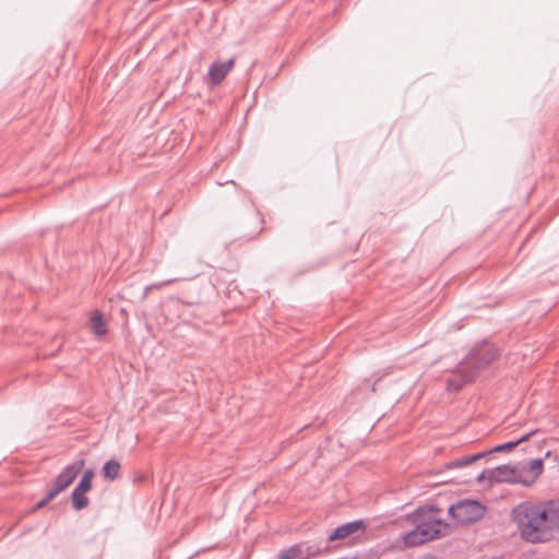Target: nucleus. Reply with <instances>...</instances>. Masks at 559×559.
I'll return each mask as SVG.
<instances>
[{"instance_id":"obj_1","label":"nucleus","mask_w":559,"mask_h":559,"mask_svg":"<svg viewBox=\"0 0 559 559\" xmlns=\"http://www.w3.org/2000/svg\"><path fill=\"white\" fill-rule=\"evenodd\" d=\"M440 510L433 506H423L406 515V521L414 530L401 536L404 548L420 546L427 542L444 537L450 526L439 516Z\"/></svg>"},{"instance_id":"obj_2","label":"nucleus","mask_w":559,"mask_h":559,"mask_svg":"<svg viewBox=\"0 0 559 559\" xmlns=\"http://www.w3.org/2000/svg\"><path fill=\"white\" fill-rule=\"evenodd\" d=\"M498 355L497 349L488 344L473 349L456 367L447 381L450 391H457L465 384L472 382L478 372L491 364Z\"/></svg>"},{"instance_id":"obj_3","label":"nucleus","mask_w":559,"mask_h":559,"mask_svg":"<svg viewBox=\"0 0 559 559\" xmlns=\"http://www.w3.org/2000/svg\"><path fill=\"white\" fill-rule=\"evenodd\" d=\"M544 504L523 502L512 511V518L516 523L524 539L532 543L547 540Z\"/></svg>"},{"instance_id":"obj_4","label":"nucleus","mask_w":559,"mask_h":559,"mask_svg":"<svg viewBox=\"0 0 559 559\" xmlns=\"http://www.w3.org/2000/svg\"><path fill=\"white\" fill-rule=\"evenodd\" d=\"M84 460H78L68 465L55 479L51 488L47 491L46 496L37 503V508H43L50 500L56 498L60 492L64 491L76 478L79 473L84 467Z\"/></svg>"},{"instance_id":"obj_5","label":"nucleus","mask_w":559,"mask_h":559,"mask_svg":"<svg viewBox=\"0 0 559 559\" xmlns=\"http://www.w3.org/2000/svg\"><path fill=\"white\" fill-rule=\"evenodd\" d=\"M486 508L475 500H462L449 508V514L461 524H468L480 520Z\"/></svg>"},{"instance_id":"obj_6","label":"nucleus","mask_w":559,"mask_h":559,"mask_svg":"<svg viewBox=\"0 0 559 559\" xmlns=\"http://www.w3.org/2000/svg\"><path fill=\"white\" fill-rule=\"evenodd\" d=\"M521 475L519 474V467L510 466V465H500L495 468H489L481 472L477 476V481L479 484L488 480L491 483H511V484H521L520 481Z\"/></svg>"},{"instance_id":"obj_7","label":"nucleus","mask_w":559,"mask_h":559,"mask_svg":"<svg viewBox=\"0 0 559 559\" xmlns=\"http://www.w3.org/2000/svg\"><path fill=\"white\" fill-rule=\"evenodd\" d=\"M544 469V462L542 459L531 460L523 467H519V474L521 475V485L531 486L540 476Z\"/></svg>"},{"instance_id":"obj_8","label":"nucleus","mask_w":559,"mask_h":559,"mask_svg":"<svg viewBox=\"0 0 559 559\" xmlns=\"http://www.w3.org/2000/svg\"><path fill=\"white\" fill-rule=\"evenodd\" d=\"M366 524L362 520H356L337 526L329 536V542L343 540L356 533H362Z\"/></svg>"},{"instance_id":"obj_9","label":"nucleus","mask_w":559,"mask_h":559,"mask_svg":"<svg viewBox=\"0 0 559 559\" xmlns=\"http://www.w3.org/2000/svg\"><path fill=\"white\" fill-rule=\"evenodd\" d=\"M547 540L552 536L554 531H559V501H550L544 504Z\"/></svg>"},{"instance_id":"obj_10","label":"nucleus","mask_w":559,"mask_h":559,"mask_svg":"<svg viewBox=\"0 0 559 559\" xmlns=\"http://www.w3.org/2000/svg\"><path fill=\"white\" fill-rule=\"evenodd\" d=\"M235 66V59L225 62H214L209 69V80L213 85H218Z\"/></svg>"},{"instance_id":"obj_11","label":"nucleus","mask_w":559,"mask_h":559,"mask_svg":"<svg viewBox=\"0 0 559 559\" xmlns=\"http://www.w3.org/2000/svg\"><path fill=\"white\" fill-rule=\"evenodd\" d=\"M311 556L309 547H305L302 544H296L288 548L280 550L278 559H308Z\"/></svg>"},{"instance_id":"obj_12","label":"nucleus","mask_w":559,"mask_h":559,"mask_svg":"<svg viewBox=\"0 0 559 559\" xmlns=\"http://www.w3.org/2000/svg\"><path fill=\"white\" fill-rule=\"evenodd\" d=\"M90 325L92 332L97 336L102 337L107 333V324L104 320L103 314L99 311H94L91 320Z\"/></svg>"},{"instance_id":"obj_13","label":"nucleus","mask_w":559,"mask_h":559,"mask_svg":"<svg viewBox=\"0 0 559 559\" xmlns=\"http://www.w3.org/2000/svg\"><path fill=\"white\" fill-rule=\"evenodd\" d=\"M487 455H489V452H479V453L472 454V455H465L463 457L451 461L448 464V466L450 468L463 467V466L469 465Z\"/></svg>"},{"instance_id":"obj_14","label":"nucleus","mask_w":559,"mask_h":559,"mask_svg":"<svg viewBox=\"0 0 559 559\" xmlns=\"http://www.w3.org/2000/svg\"><path fill=\"white\" fill-rule=\"evenodd\" d=\"M120 471V463L116 460L107 461L102 469L105 479L114 480L118 477Z\"/></svg>"},{"instance_id":"obj_15","label":"nucleus","mask_w":559,"mask_h":559,"mask_svg":"<svg viewBox=\"0 0 559 559\" xmlns=\"http://www.w3.org/2000/svg\"><path fill=\"white\" fill-rule=\"evenodd\" d=\"M533 433H534V431L524 433L519 439H516L514 441H509V442L499 444V445L495 447L493 449L489 450L488 452H489V454H491L493 452H504V451L512 450L513 448H515L521 442L527 440Z\"/></svg>"},{"instance_id":"obj_16","label":"nucleus","mask_w":559,"mask_h":559,"mask_svg":"<svg viewBox=\"0 0 559 559\" xmlns=\"http://www.w3.org/2000/svg\"><path fill=\"white\" fill-rule=\"evenodd\" d=\"M71 499L73 508L78 511L86 508L90 502L86 493L81 491H72Z\"/></svg>"},{"instance_id":"obj_17","label":"nucleus","mask_w":559,"mask_h":559,"mask_svg":"<svg viewBox=\"0 0 559 559\" xmlns=\"http://www.w3.org/2000/svg\"><path fill=\"white\" fill-rule=\"evenodd\" d=\"M193 277L194 276L191 275V276L180 277V278H170V280H167V281H163V282H159V283L152 284V285L146 287V290L162 289L164 286L170 285V284H173V283H175L177 281H180V280L187 281V280H191Z\"/></svg>"},{"instance_id":"obj_18","label":"nucleus","mask_w":559,"mask_h":559,"mask_svg":"<svg viewBox=\"0 0 559 559\" xmlns=\"http://www.w3.org/2000/svg\"><path fill=\"white\" fill-rule=\"evenodd\" d=\"M92 488V483L87 481L86 479H81L78 486L74 488L73 491H81V492H88Z\"/></svg>"},{"instance_id":"obj_19","label":"nucleus","mask_w":559,"mask_h":559,"mask_svg":"<svg viewBox=\"0 0 559 559\" xmlns=\"http://www.w3.org/2000/svg\"><path fill=\"white\" fill-rule=\"evenodd\" d=\"M94 476V473L93 471L91 469H86L84 473H83V476L81 479H86L87 478V481L92 483V478Z\"/></svg>"}]
</instances>
